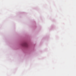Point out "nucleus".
<instances>
[{"mask_svg": "<svg viewBox=\"0 0 76 76\" xmlns=\"http://www.w3.org/2000/svg\"><path fill=\"white\" fill-rule=\"evenodd\" d=\"M22 46L27 47H28V44H27L26 42H25L22 44Z\"/></svg>", "mask_w": 76, "mask_h": 76, "instance_id": "obj_1", "label": "nucleus"}]
</instances>
